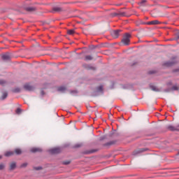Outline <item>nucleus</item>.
<instances>
[{"instance_id":"nucleus-1","label":"nucleus","mask_w":179,"mask_h":179,"mask_svg":"<svg viewBox=\"0 0 179 179\" xmlns=\"http://www.w3.org/2000/svg\"><path fill=\"white\" fill-rule=\"evenodd\" d=\"M131 41V34H125L123 36V38L122 40V43L124 45H129V43Z\"/></svg>"},{"instance_id":"nucleus-2","label":"nucleus","mask_w":179,"mask_h":179,"mask_svg":"<svg viewBox=\"0 0 179 179\" xmlns=\"http://www.w3.org/2000/svg\"><path fill=\"white\" fill-rule=\"evenodd\" d=\"M120 33H121V30L120 29L113 31L111 32V36L112 37H113V38H118V37L120 36Z\"/></svg>"},{"instance_id":"nucleus-3","label":"nucleus","mask_w":179,"mask_h":179,"mask_svg":"<svg viewBox=\"0 0 179 179\" xmlns=\"http://www.w3.org/2000/svg\"><path fill=\"white\" fill-rule=\"evenodd\" d=\"M49 152L52 155H57V153H60L61 149H59V148H55L49 150Z\"/></svg>"},{"instance_id":"nucleus-4","label":"nucleus","mask_w":179,"mask_h":179,"mask_svg":"<svg viewBox=\"0 0 179 179\" xmlns=\"http://www.w3.org/2000/svg\"><path fill=\"white\" fill-rule=\"evenodd\" d=\"M174 64H177V59L174 57L171 62H169L166 63V66H171V65H174Z\"/></svg>"},{"instance_id":"nucleus-5","label":"nucleus","mask_w":179,"mask_h":179,"mask_svg":"<svg viewBox=\"0 0 179 179\" xmlns=\"http://www.w3.org/2000/svg\"><path fill=\"white\" fill-rule=\"evenodd\" d=\"M30 151L32 153H37V152H43V150L40 148H32Z\"/></svg>"},{"instance_id":"nucleus-6","label":"nucleus","mask_w":179,"mask_h":179,"mask_svg":"<svg viewBox=\"0 0 179 179\" xmlns=\"http://www.w3.org/2000/svg\"><path fill=\"white\" fill-rule=\"evenodd\" d=\"M2 59H3L4 61H8V60L10 59V55H9L8 53L3 55Z\"/></svg>"},{"instance_id":"nucleus-7","label":"nucleus","mask_w":179,"mask_h":179,"mask_svg":"<svg viewBox=\"0 0 179 179\" xmlns=\"http://www.w3.org/2000/svg\"><path fill=\"white\" fill-rule=\"evenodd\" d=\"M13 155H15V152H13V151H8V152H6L4 154V156H6V157H9L10 156H13Z\"/></svg>"},{"instance_id":"nucleus-8","label":"nucleus","mask_w":179,"mask_h":179,"mask_svg":"<svg viewBox=\"0 0 179 179\" xmlns=\"http://www.w3.org/2000/svg\"><path fill=\"white\" fill-rule=\"evenodd\" d=\"M147 24H160V22L159 20H153V21H150L147 22Z\"/></svg>"},{"instance_id":"nucleus-9","label":"nucleus","mask_w":179,"mask_h":179,"mask_svg":"<svg viewBox=\"0 0 179 179\" xmlns=\"http://www.w3.org/2000/svg\"><path fill=\"white\" fill-rule=\"evenodd\" d=\"M22 151L20 148H15L14 150V155L15 154L17 155H22Z\"/></svg>"},{"instance_id":"nucleus-10","label":"nucleus","mask_w":179,"mask_h":179,"mask_svg":"<svg viewBox=\"0 0 179 179\" xmlns=\"http://www.w3.org/2000/svg\"><path fill=\"white\" fill-rule=\"evenodd\" d=\"M24 88L25 89V90H29V92L33 90V87H31L30 85L29 84H26L24 86Z\"/></svg>"},{"instance_id":"nucleus-11","label":"nucleus","mask_w":179,"mask_h":179,"mask_svg":"<svg viewBox=\"0 0 179 179\" xmlns=\"http://www.w3.org/2000/svg\"><path fill=\"white\" fill-rule=\"evenodd\" d=\"M8 97V92H4L2 94L1 97L0 98V100H5V99H6Z\"/></svg>"},{"instance_id":"nucleus-12","label":"nucleus","mask_w":179,"mask_h":179,"mask_svg":"<svg viewBox=\"0 0 179 179\" xmlns=\"http://www.w3.org/2000/svg\"><path fill=\"white\" fill-rule=\"evenodd\" d=\"M16 169V162H12L10 164V170H15Z\"/></svg>"},{"instance_id":"nucleus-13","label":"nucleus","mask_w":179,"mask_h":179,"mask_svg":"<svg viewBox=\"0 0 179 179\" xmlns=\"http://www.w3.org/2000/svg\"><path fill=\"white\" fill-rule=\"evenodd\" d=\"M145 151H146V149L141 148V149L138 150L137 151H135L134 155H136L138 153H142V152H145Z\"/></svg>"},{"instance_id":"nucleus-14","label":"nucleus","mask_w":179,"mask_h":179,"mask_svg":"<svg viewBox=\"0 0 179 179\" xmlns=\"http://www.w3.org/2000/svg\"><path fill=\"white\" fill-rule=\"evenodd\" d=\"M96 92L97 93H102L103 92V85H99L96 87Z\"/></svg>"},{"instance_id":"nucleus-15","label":"nucleus","mask_w":179,"mask_h":179,"mask_svg":"<svg viewBox=\"0 0 179 179\" xmlns=\"http://www.w3.org/2000/svg\"><path fill=\"white\" fill-rule=\"evenodd\" d=\"M167 129H169V131H177V128L174 127L172 125L168 126Z\"/></svg>"},{"instance_id":"nucleus-16","label":"nucleus","mask_w":179,"mask_h":179,"mask_svg":"<svg viewBox=\"0 0 179 179\" xmlns=\"http://www.w3.org/2000/svg\"><path fill=\"white\" fill-rule=\"evenodd\" d=\"M26 10H27V12H34V10H36V8L28 7L26 8Z\"/></svg>"},{"instance_id":"nucleus-17","label":"nucleus","mask_w":179,"mask_h":179,"mask_svg":"<svg viewBox=\"0 0 179 179\" xmlns=\"http://www.w3.org/2000/svg\"><path fill=\"white\" fill-rule=\"evenodd\" d=\"M67 34H69V36H72L75 34V30L74 29H69L67 31Z\"/></svg>"},{"instance_id":"nucleus-18","label":"nucleus","mask_w":179,"mask_h":179,"mask_svg":"<svg viewBox=\"0 0 179 179\" xmlns=\"http://www.w3.org/2000/svg\"><path fill=\"white\" fill-rule=\"evenodd\" d=\"M150 89L151 90H153V92H159V89L155 85H150Z\"/></svg>"},{"instance_id":"nucleus-19","label":"nucleus","mask_w":179,"mask_h":179,"mask_svg":"<svg viewBox=\"0 0 179 179\" xmlns=\"http://www.w3.org/2000/svg\"><path fill=\"white\" fill-rule=\"evenodd\" d=\"M92 59H93V57L92 56H90V55L85 56L86 61H92Z\"/></svg>"},{"instance_id":"nucleus-20","label":"nucleus","mask_w":179,"mask_h":179,"mask_svg":"<svg viewBox=\"0 0 179 179\" xmlns=\"http://www.w3.org/2000/svg\"><path fill=\"white\" fill-rule=\"evenodd\" d=\"M0 85L1 86H5V85H6V81H5L3 80H0Z\"/></svg>"},{"instance_id":"nucleus-21","label":"nucleus","mask_w":179,"mask_h":179,"mask_svg":"<svg viewBox=\"0 0 179 179\" xmlns=\"http://www.w3.org/2000/svg\"><path fill=\"white\" fill-rule=\"evenodd\" d=\"M53 10H55V12H59V10H61V8L55 7L53 8Z\"/></svg>"},{"instance_id":"nucleus-22","label":"nucleus","mask_w":179,"mask_h":179,"mask_svg":"<svg viewBox=\"0 0 179 179\" xmlns=\"http://www.w3.org/2000/svg\"><path fill=\"white\" fill-rule=\"evenodd\" d=\"M59 92H64L65 90L64 87H60L58 88Z\"/></svg>"},{"instance_id":"nucleus-23","label":"nucleus","mask_w":179,"mask_h":179,"mask_svg":"<svg viewBox=\"0 0 179 179\" xmlns=\"http://www.w3.org/2000/svg\"><path fill=\"white\" fill-rule=\"evenodd\" d=\"M20 113H22V109H20V108H17V110H16V113L17 114H20Z\"/></svg>"},{"instance_id":"nucleus-24","label":"nucleus","mask_w":179,"mask_h":179,"mask_svg":"<svg viewBox=\"0 0 179 179\" xmlns=\"http://www.w3.org/2000/svg\"><path fill=\"white\" fill-rule=\"evenodd\" d=\"M5 169V165L3 164H0V170H3Z\"/></svg>"},{"instance_id":"nucleus-25","label":"nucleus","mask_w":179,"mask_h":179,"mask_svg":"<svg viewBox=\"0 0 179 179\" xmlns=\"http://www.w3.org/2000/svg\"><path fill=\"white\" fill-rule=\"evenodd\" d=\"M70 163H71L70 161H64V162H63V164H65V165H68V164H69Z\"/></svg>"},{"instance_id":"nucleus-26","label":"nucleus","mask_w":179,"mask_h":179,"mask_svg":"<svg viewBox=\"0 0 179 179\" xmlns=\"http://www.w3.org/2000/svg\"><path fill=\"white\" fill-rule=\"evenodd\" d=\"M21 167L23 168V167H27V163H24L21 165Z\"/></svg>"},{"instance_id":"nucleus-27","label":"nucleus","mask_w":179,"mask_h":179,"mask_svg":"<svg viewBox=\"0 0 179 179\" xmlns=\"http://www.w3.org/2000/svg\"><path fill=\"white\" fill-rule=\"evenodd\" d=\"M140 3H141V5H143L144 3H146V0H141V2H140Z\"/></svg>"},{"instance_id":"nucleus-28","label":"nucleus","mask_w":179,"mask_h":179,"mask_svg":"<svg viewBox=\"0 0 179 179\" xmlns=\"http://www.w3.org/2000/svg\"><path fill=\"white\" fill-rule=\"evenodd\" d=\"M40 169H41V167H36V168H35V170H40Z\"/></svg>"},{"instance_id":"nucleus-29","label":"nucleus","mask_w":179,"mask_h":179,"mask_svg":"<svg viewBox=\"0 0 179 179\" xmlns=\"http://www.w3.org/2000/svg\"><path fill=\"white\" fill-rule=\"evenodd\" d=\"M15 92H20V89H17V90H15Z\"/></svg>"},{"instance_id":"nucleus-30","label":"nucleus","mask_w":179,"mask_h":179,"mask_svg":"<svg viewBox=\"0 0 179 179\" xmlns=\"http://www.w3.org/2000/svg\"><path fill=\"white\" fill-rule=\"evenodd\" d=\"M110 145H111V143H110L106 144V146H108Z\"/></svg>"},{"instance_id":"nucleus-31","label":"nucleus","mask_w":179,"mask_h":179,"mask_svg":"<svg viewBox=\"0 0 179 179\" xmlns=\"http://www.w3.org/2000/svg\"><path fill=\"white\" fill-rule=\"evenodd\" d=\"M86 68H88V69H92V67H86Z\"/></svg>"},{"instance_id":"nucleus-32","label":"nucleus","mask_w":179,"mask_h":179,"mask_svg":"<svg viewBox=\"0 0 179 179\" xmlns=\"http://www.w3.org/2000/svg\"><path fill=\"white\" fill-rule=\"evenodd\" d=\"M174 90H177V87H173Z\"/></svg>"},{"instance_id":"nucleus-33","label":"nucleus","mask_w":179,"mask_h":179,"mask_svg":"<svg viewBox=\"0 0 179 179\" xmlns=\"http://www.w3.org/2000/svg\"><path fill=\"white\" fill-rule=\"evenodd\" d=\"M0 159H2V156L1 155H0Z\"/></svg>"},{"instance_id":"nucleus-34","label":"nucleus","mask_w":179,"mask_h":179,"mask_svg":"<svg viewBox=\"0 0 179 179\" xmlns=\"http://www.w3.org/2000/svg\"><path fill=\"white\" fill-rule=\"evenodd\" d=\"M74 92L78 93L76 91H74Z\"/></svg>"},{"instance_id":"nucleus-35","label":"nucleus","mask_w":179,"mask_h":179,"mask_svg":"<svg viewBox=\"0 0 179 179\" xmlns=\"http://www.w3.org/2000/svg\"><path fill=\"white\" fill-rule=\"evenodd\" d=\"M80 147V145H78V148Z\"/></svg>"},{"instance_id":"nucleus-36","label":"nucleus","mask_w":179,"mask_h":179,"mask_svg":"<svg viewBox=\"0 0 179 179\" xmlns=\"http://www.w3.org/2000/svg\"><path fill=\"white\" fill-rule=\"evenodd\" d=\"M178 127H179V125H178Z\"/></svg>"}]
</instances>
